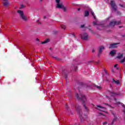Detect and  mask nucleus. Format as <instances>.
<instances>
[{
    "mask_svg": "<svg viewBox=\"0 0 125 125\" xmlns=\"http://www.w3.org/2000/svg\"><path fill=\"white\" fill-rule=\"evenodd\" d=\"M84 27V24L82 25L81 28H83Z\"/></svg>",
    "mask_w": 125,
    "mask_h": 125,
    "instance_id": "nucleus-27",
    "label": "nucleus"
},
{
    "mask_svg": "<svg viewBox=\"0 0 125 125\" xmlns=\"http://www.w3.org/2000/svg\"><path fill=\"white\" fill-rule=\"evenodd\" d=\"M95 87H97V88H98L99 89H101V87L100 86L95 85Z\"/></svg>",
    "mask_w": 125,
    "mask_h": 125,
    "instance_id": "nucleus-24",
    "label": "nucleus"
},
{
    "mask_svg": "<svg viewBox=\"0 0 125 125\" xmlns=\"http://www.w3.org/2000/svg\"><path fill=\"white\" fill-rule=\"evenodd\" d=\"M110 55H111V56H114V55H115V54H116V50H112L110 52Z\"/></svg>",
    "mask_w": 125,
    "mask_h": 125,
    "instance_id": "nucleus-15",
    "label": "nucleus"
},
{
    "mask_svg": "<svg viewBox=\"0 0 125 125\" xmlns=\"http://www.w3.org/2000/svg\"><path fill=\"white\" fill-rule=\"evenodd\" d=\"M17 13L19 14L21 19H22L23 21H27V20H28L27 17L24 15V12H23V11L20 10H18Z\"/></svg>",
    "mask_w": 125,
    "mask_h": 125,
    "instance_id": "nucleus-4",
    "label": "nucleus"
},
{
    "mask_svg": "<svg viewBox=\"0 0 125 125\" xmlns=\"http://www.w3.org/2000/svg\"><path fill=\"white\" fill-rule=\"evenodd\" d=\"M104 73L105 74V75L106 76H109V73H108V71H107V70H105V69L104 70Z\"/></svg>",
    "mask_w": 125,
    "mask_h": 125,
    "instance_id": "nucleus-19",
    "label": "nucleus"
},
{
    "mask_svg": "<svg viewBox=\"0 0 125 125\" xmlns=\"http://www.w3.org/2000/svg\"><path fill=\"white\" fill-rule=\"evenodd\" d=\"M3 1V3L4 5H5V6H7L8 5H9V3H8V1L7 0H2Z\"/></svg>",
    "mask_w": 125,
    "mask_h": 125,
    "instance_id": "nucleus-12",
    "label": "nucleus"
},
{
    "mask_svg": "<svg viewBox=\"0 0 125 125\" xmlns=\"http://www.w3.org/2000/svg\"><path fill=\"white\" fill-rule=\"evenodd\" d=\"M80 37L82 40L87 41V40L88 39V34H87L86 33H83L80 35Z\"/></svg>",
    "mask_w": 125,
    "mask_h": 125,
    "instance_id": "nucleus-6",
    "label": "nucleus"
},
{
    "mask_svg": "<svg viewBox=\"0 0 125 125\" xmlns=\"http://www.w3.org/2000/svg\"><path fill=\"white\" fill-rule=\"evenodd\" d=\"M106 98H107V99H110V98L108 97V95H110V96H111V97H117V96H118V95H120L121 93H120V92L114 93L109 91L106 93Z\"/></svg>",
    "mask_w": 125,
    "mask_h": 125,
    "instance_id": "nucleus-5",
    "label": "nucleus"
},
{
    "mask_svg": "<svg viewBox=\"0 0 125 125\" xmlns=\"http://www.w3.org/2000/svg\"><path fill=\"white\" fill-rule=\"evenodd\" d=\"M117 120V117H115L113 119V121L111 123V124H109V125H112L114 124V122Z\"/></svg>",
    "mask_w": 125,
    "mask_h": 125,
    "instance_id": "nucleus-22",
    "label": "nucleus"
},
{
    "mask_svg": "<svg viewBox=\"0 0 125 125\" xmlns=\"http://www.w3.org/2000/svg\"><path fill=\"white\" fill-rule=\"evenodd\" d=\"M104 46H102L100 47L99 49V53H101L102 52V50H104Z\"/></svg>",
    "mask_w": 125,
    "mask_h": 125,
    "instance_id": "nucleus-13",
    "label": "nucleus"
},
{
    "mask_svg": "<svg viewBox=\"0 0 125 125\" xmlns=\"http://www.w3.org/2000/svg\"><path fill=\"white\" fill-rule=\"evenodd\" d=\"M40 1H42V0H40Z\"/></svg>",
    "mask_w": 125,
    "mask_h": 125,
    "instance_id": "nucleus-31",
    "label": "nucleus"
},
{
    "mask_svg": "<svg viewBox=\"0 0 125 125\" xmlns=\"http://www.w3.org/2000/svg\"><path fill=\"white\" fill-rule=\"evenodd\" d=\"M95 109L101 111L102 112L100 113L99 115H101L104 117H107L108 116V112H107V109L104 106H101L100 105H97V106L95 107Z\"/></svg>",
    "mask_w": 125,
    "mask_h": 125,
    "instance_id": "nucleus-2",
    "label": "nucleus"
},
{
    "mask_svg": "<svg viewBox=\"0 0 125 125\" xmlns=\"http://www.w3.org/2000/svg\"><path fill=\"white\" fill-rule=\"evenodd\" d=\"M104 105H106L107 106H108V107H111V108H113V106H112L107 104H105Z\"/></svg>",
    "mask_w": 125,
    "mask_h": 125,
    "instance_id": "nucleus-26",
    "label": "nucleus"
},
{
    "mask_svg": "<svg viewBox=\"0 0 125 125\" xmlns=\"http://www.w3.org/2000/svg\"><path fill=\"white\" fill-rule=\"evenodd\" d=\"M57 3V8H61L62 9L63 11L66 12L67 11V7L64 6V5L62 3H60V0H56Z\"/></svg>",
    "mask_w": 125,
    "mask_h": 125,
    "instance_id": "nucleus-3",
    "label": "nucleus"
},
{
    "mask_svg": "<svg viewBox=\"0 0 125 125\" xmlns=\"http://www.w3.org/2000/svg\"><path fill=\"white\" fill-rule=\"evenodd\" d=\"M94 51H95L94 50H92V52H94Z\"/></svg>",
    "mask_w": 125,
    "mask_h": 125,
    "instance_id": "nucleus-30",
    "label": "nucleus"
},
{
    "mask_svg": "<svg viewBox=\"0 0 125 125\" xmlns=\"http://www.w3.org/2000/svg\"><path fill=\"white\" fill-rule=\"evenodd\" d=\"M75 98H77V99H81L85 111L87 112V107L85 105H88L89 102L86 99V97L84 95H83V93H80L79 95L78 93L75 94Z\"/></svg>",
    "mask_w": 125,
    "mask_h": 125,
    "instance_id": "nucleus-1",
    "label": "nucleus"
},
{
    "mask_svg": "<svg viewBox=\"0 0 125 125\" xmlns=\"http://www.w3.org/2000/svg\"><path fill=\"white\" fill-rule=\"evenodd\" d=\"M125 57L124 59H123L120 61V62H121V63H124V62H125Z\"/></svg>",
    "mask_w": 125,
    "mask_h": 125,
    "instance_id": "nucleus-23",
    "label": "nucleus"
},
{
    "mask_svg": "<svg viewBox=\"0 0 125 125\" xmlns=\"http://www.w3.org/2000/svg\"><path fill=\"white\" fill-rule=\"evenodd\" d=\"M49 42V39H47L45 40L44 42H42V44H44V43H47Z\"/></svg>",
    "mask_w": 125,
    "mask_h": 125,
    "instance_id": "nucleus-18",
    "label": "nucleus"
},
{
    "mask_svg": "<svg viewBox=\"0 0 125 125\" xmlns=\"http://www.w3.org/2000/svg\"><path fill=\"white\" fill-rule=\"evenodd\" d=\"M93 24L94 25V26H95L96 25H99L98 27V30H102L103 25H100V22L99 21H94Z\"/></svg>",
    "mask_w": 125,
    "mask_h": 125,
    "instance_id": "nucleus-7",
    "label": "nucleus"
},
{
    "mask_svg": "<svg viewBox=\"0 0 125 125\" xmlns=\"http://www.w3.org/2000/svg\"><path fill=\"white\" fill-rule=\"evenodd\" d=\"M120 23H121L120 21H112L110 22L109 26H110V27H114L115 25H120Z\"/></svg>",
    "mask_w": 125,
    "mask_h": 125,
    "instance_id": "nucleus-9",
    "label": "nucleus"
},
{
    "mask_svg": "<svg viewBox=\"0 0 125 125\" xmlns=\"http://www.w3.org/2000/svg\"><path fill=\"white\" fill-rule=\"evenodd\" d=\"M105 0V1H108V0Z\"/></svg>",
    "mask_w": 125,
    "mask_h": 125,
    "instance_id": "nucleus-33",
    "label": "nucleus"
},
{
    "mask_svg": "<svg viewBox=\"0 0 125 125\" xmlns=\"http://www.w3.org/2000/svg\"><path fill=\"white\" fill-rule=\"evenodd\" d=\"M65 107H66V108H67V104H66V105H65Z\"/></svg>",
    "mask_w": 125,
    "mask_h": 125,
    "instance_id": "nucleus-32",
    "label": "nucleus"
},
{
    "mask_svg": "<svg viewBox=\"0 0 125 125\" xmlns=\"http://www.w3.org/2000/svg\"><path fill=\"white\" fill-rule=\"evenodd\" d=\"M76 108L77 111L79 112V116L80 118H82L83 117V115H82V113L81 112V107L76 106Z\"/></svg>",
    "mask_w": 125,
    "mask_h": 125,
    "instance_id": "nucleus-10",
    "label": "nucleus"
},
{
    "mask_svg": "<svg viewBox=\"0 0 125 125\" xmlns=\"http://www.w3.org/2000/svg\"><path fill=\"white\" fill-rule=\"evenodd\" d=\"M106 124H107V122H104V123H103V125H106Z\"/></svg>",
    "mask_w": 125,
    "mask_h": 125,
    "instance_id": "nucleus-28",
    "label": "nucleus"
},
{
    "mask_svg": "<svg viewBox=\"0 0 125 125\" xmlns=\"http://www.w3.org/2000/svg\"><path fill=\"white\" fill-rule=\"evenodd\" d=\"M61 27L62 29H63V30H65V29H66V26L64 24H62L61 25Z\"/></svg>",
    "mask_w": 125,
    "mask_h": 125,
    "instance_id": "nucleus-20",
    "label": "nucleus"
},
{
    "mask_svg": "<svg viewBox=\"0 0 125 125\" xmlns=\"http://www.w3.org/2000/svg\"><path fill=\"white\" fill-rule=\"evenodd\" d=\"M118 44H119L117 43L111 44H110V46L109 47V48H115V47H117V46H118Z\"/></svg>",
    "mask_w": 125,
    "mask_h": 125,
    "instance_id": "nucleus-11",
    "label": "nucleus"
},
{
    "mask_svg": "<svg viewBox=\"0 0 125 125\" xmlns=\"http://www.w3.org/2000/svg\"><path fill=\"white\" fill-rule=\"evenodd\" d=\"M114 67V68H117V70L119 69V68L117 67H118V64H115Z\"/></svg>",
    "mask_w": 125,
    "mask_h": 125,
    "instance_id": "nucleus-25",
    "label": "nucleus"
},
{
    "mask_svg": "<svg viewBox=\"0 0 125 125\" xmlns=\"http://www.w3.org/2000/svg\"><path fill=\"white\" fill-rule=\"evenodd\" d=\"M89 12H91L92 15H93L94 19H96V18H95V15H94V13L93 12V11H92V10H91V9H90L89 10Z\"/></svg>",
    "mask_w": 125,
    "mask_h": 125,
    "instance_id": "nucleus-16",
    "label": "nucleus"
},
{
    "mask_svg": "<svg viewBox=\"0 0 125 125\" xmlns=\"http://www.w3.org/2000/svg\"><path fill=\"white\" fill-rule=\"evenodd\" d=\"M88 15H89V12H88V11H85L84 12V16L85 17L88 16Z\"/></svg>",
    "mask_w": 125,
    "mask_h": 125,
    "instance_id": "nucleus-17",
    "label": "nucleus"
},
{
    "mask_svg": "<svg viewBox=\"0 0 125 125\" xmlns=\"http://www.w3.org/2000/svg\"><path fill=\"white\" fill-rule=\"evenodd\" d=\"M123 58V54H119L118 55V56L117 57V58H119V59H121Z\"/></svg>",
    "mask_w": 125,
    "mask_h": 125,
    "instance_id": "nucleus-21",
    "label": "nucleus"
},
{
    "mask_svg": "<svg viewBox=\"0 0 125 125\" xmlns=\"http://www.w3.org/2000/svg\"><path fill=\"white\" fill-rule=\"evenodd\" d=\"M78 11H80V10H81V9H80V8H79V9H78Z\"/></svg>",
    "mask_w": 125,
    "mask_h": 125,
    "instance_id": "nucleus-29",
    "label": "nucleus"
},
{
    "mask_svg": "<svg viewBox=\"0 0 125 125\" xmlns=\"http://www.w3.org/2000/svg\"><path fill=\"white\" fill-rule=\"evenodd\" d=\"M110 5H111V7L113 8L114 11H117V5H116V3L114 0H111L110 1Z\"/></svg>",
    "mask_w": 125,
    "mask_h": 125,
    "instance_id": "nucleus-8",
    "label": "nucleus"
},
{
    "mask_svg": "<svg viewBox=\"0 0 125 125\" xmlns=\"http://www.w3.org/2000/svg\"><path fill=\"white\" fill-rule=\"evenodd\" d=\"M112 83H116V84H120V82L118 80L116 81L114 79H112Z\"/></svg>",
    "mask_w": 125,
    "mask_h": 125,
    "instance_id": "nucleus-14",
    "label": "nucleus"
}]
</instances>
